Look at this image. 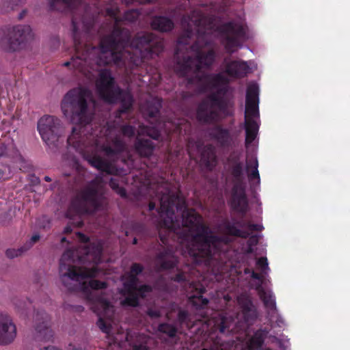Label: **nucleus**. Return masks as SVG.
<instances>
[{
  "label": "nucleus",
  "instance_id": "nucleus-23",
  "mask_svg": "<svg viewBox=\"0 0 350 350\" xmlns=\"http://www.w3.org/2000/svg\"><path fill=\"white\" fill-rule=\"evenodd\" d=\"M27 251L24 246L19 249H8L6 251V256L10 258H13L20 256L23 252Z\"/></svg>",
  "mask_w": 350,
  "mask_h": 350
},
{
  "label": "nucleus",
  "instance_id": "nucleus-13",
  "mask_svg": "<svg viewBox=\"0 0 350 350\" xmlns=\"http://www.w3.org/2000/svg\"><path fill=\"white\" fill-rule=\"evenodd\" d=\"M224 230L228 235L242 238H249L247 241V247L246 249V254H251L254 252V247L257 245L259 238L262 237L260 234H254L250 236V233L244 230L238 228L234 224L229 221H225L223 224Z\"/></svg>",
  "mask_w": 350,
  "mask_h": 350
},
{
  "label": "nucleus",
  "instance_id": "nucleus-14",
  "mask_svg": "<svg viewBox=\"0 0 350 350\" xmlns=\"http://www.w3.org/2000/svg\"><path fill=\"white\" fill-rule=\"evenodd\" d=\"M16 336V328L11 317L0 312V345L11 343Z\"/></svg>",
  "mask_w": 350,
  "mask_h": 350
},
{
  "label": "nucleus",
  "instance_id": "nucleus-20",
  "mask_svg": "<svg viewBox=\"0 0 350 350\" xmlns=\"http://www.w3.org/2000/svg\"><path fill=\"white\" fill-rule=\"evenodd\" d=\"M159 330L161 332L166 334L170 337H174L177 332L176 327L168 323H162L159 325Z\"/></svg>",
  "mask_w": 350,
  "mask_h": 350
},
{
  "label": "nucleus",
  "instance_id": "nucleus-30",
  "mask_svg": "<svg viewBox=\"0 0 350 350\" xmlns=\"http://www.w3.org/2000/svg\"><path fill=\"white\" fill-rule=\"evenodd\" d=\"M25 14H26V11H25V10L23 11V12L19 14L18 18H19L20 19H22V18L24 17V16L25 15Z\"/></svg>",
  "mask_w": 350,
  "mask_h": 350
},
{
  "label": "nucleus",
  "instance_id": "nucleus-9",
  "mask_svg": "<svg viewBox=\"0 0 350 350\" xmlns=\"http://www.w3.org/2000/svg\"><path fill=\"white\" fill-rule=\"evenodd\" d=\"M33 37L29 25H17L0 28V48L6 51H18Z\"/></svg>",
  "mask_w": 350,
  "mask_h": 350
},
{
  "label": "nucleus",
  "instance_id": "nucleus-2",
  "mask_svg": "<svg viewBox=\"0 0 350 350\" xmlns=\"http://www.w3.org/2000/svg\"><path fill=\"white\" fill-rule=\"evenodd\" d=\"M144 187L150 198H155L159 202V225L179 234L182 254L189 258V264L183 271L176 275L175 281L189 282L191 288L197 289L191 280V275L195 267L204 265L217 280H226L230 291L245 285L256 290L272 326L280 328L286 326L277 309L273 291L262 286L266 284L270 271L266 257L254 259L256 269L259 273L256 272L249 262H247V267H241L233 258L237 253L230 248V238L213 234L200 215L186 208L185 201L178 191L172 190L170 185H144Z\"/></svg>",
  "mask_w": 350,
  "mask_h": 350
},
{
  "label": "nucleus",
  "instance_id": "nucleus-7",
  "mask_svg": "<svg viewBox=\"0 0 350 350\" xmlns=\"http://www.w3.org/2000/svg\"><path fill=\"white\" fill-rule=\"evenodd\" d=\"M161 99L158 97L152 98L143 109L144 113L155 122H151V126H139L138 137L136 138L134 147L136 152L141 157H150L154 149L152 141L150 139L142 138L141 135H147L153 139H159L163 133L167 135L170 141H172L174 135H180L183 133H186L189 127L185 120H160L158 115L161 107Z\"/></svg>",
  "mask_w": 350,
  "mask_h": 350
},
{
  "label": "nucleus",
  "instance_id": "nucleus-27",
  "mask_svg": "<svg viewBox=\"0 0 350 350\" xmlns=\"http://www.w3.org/2000/svg\"><path fill=\"white\" fill-rule=\"evenodd\" d=\"M21 2V0H6L3 2V3L8 4V8H10L11 10H13Z\"/></svg>",
  "mask_w": 350,
  "mask_h": 350
},
{
  "label": "nucleus",
  "instance_id": "nucleus-4",
  "mask_svg": "<svg viewBox=\"0 0 350 350\" xmlns=\"http://www.w3.org/2000/svg\"><path fill=\"white\" fill-rule=\"evenodd\" d=\"M75 239L81 243L77 250L68 248L59 260V278L62 284L71 291H81L90 305L91 310L98 317L96 325L105 334L111 350H148L143 341L131 344L130 334L118 332L114 335V306L103 291L107 286L104 282L90 279L99 275L98 265L101 261L103 243L90 242L85 234L77 232Z\"/></svg>",
  "mask_w": 350,
  "mask_h": 350
},
{
  "label": "nucleus",
  "instance_id": "nucleus-34",
  "mask_svg": "<svg viewBox=\"0 0 350 350\" xmlns=\"http://www.w3.org/2000/svg\"><path fill=\"white\" fill-rule=\"evenodd\" d=\"M133 243H134V244H136V243H137V239H136L135 238L133 239Z\"/></svg>",
  "mask_w": 350,
  "mask_h": 350
},
{
  "label": "nucleus",
  "instance_id": "nucleus-18",
  "mask_svg": "<svg viewBox=\"0 0 350 350\" xmlns=\"http://www.w3.org/2000/svg\"><path fill=\"white\" fill-rule=\"evenodd\" d=\"M214 137L223 146H229L232 141L230 131L220 126H217L215 129Z\"/></svg>",
  "mask_w": 350,
  "mask_h": 350
},
{
  "label": "nucleus",
  "instance_id": "nucleus-3",
  "mask_svg": "<svg viewBox=\"0 0 350 350\" xmlns=\"http://www.w3.org/2000/svg\"><path fill=\"white\" fill-rule=\"evenodd\" d=\"M235 16L232 21L221 25L216 16L194 10L181 20L184 33L178 40L174 70L185 78L188 85H194L198 92L208 93L198 107L197 119L201 123H213L221 117L232 116L234 101L230 80L243 78L256 68L253 61L234 60L226 57L220 66L221 72H205L214 64L216 52L213 49L205 52L203 49L211 46L215 37L220 38L229 54L252 38L253 32L246 24L244 12L239 10Z\"/></svg>",
  "mask_w": 350,
  "mask_h": 350
},
{
  "label": "nucleus",
  "instance_id": "nucleus-28",
  "mask_svg": "<svg viewBox=\"0 0 350 350\" xmlns=\"http://www.w3.org/2000/svg\"><path fill=\"white\" fill-rule=\"evenodd\" d=\"M148 314L152 318H157L160 317L161 312L159 310L155 308H149L148 310Z\"/></svg>",
  "mask_w": 350,
  "mask_h": 350
},
{
  "label": "nucleus",
  "instance_id": "nucleus-11",
  "mask_svg": "<svg viewBox=\"0 0 350 350\" xmlns=\"http://www.w3.org/2000/svg\"><path fill=\"white\" fill-rule=\"evenodd\" d=\"M187 152L191 159L200 160L209 170L215 165V150L212 145H204L201 140L190 139L187 144Z\"/></svg>",
  "mask_w": 350,
  "mask_h": 350
},
{
  "label": "nucleus",
  "instance_id": "nucleus-26",
  "mask_svg": "<svg viewBox=\"0 0 350 350\" xmlns=\"http://www.w3.org/2000/svg\"><path fill=\"white\" fill-rule=\"evenodd\" d=\"M183 152L182 147L177 146V149L174 150H170L169 153V159H173V157L178 158L181 153Z\"/></svg>",
  "mask_w": 350,
  "mask_h": 350
},
{
  "label": "nucleus",
  "instance_id": "nucleus-1",
  "mask_svg": "<svg viewBox=\"0 0 350 350\" xmlns=\"http://www.w3.org/2000/svg\"><path fill=\"white\" fill-rule=\"evenodd\" d=\"M48 1L51 10L73 12L72 34L76 55L70 62L64 63V66L71 65L75 71L88 79L96 75V91L99 98L108 104L121 103V108L116 115L118 120L108 122L98 131L93 129L91 124L93 113L88 107V102H90L94 109L96 108L90 90L74 88L64 96L62 102L64 115L76 124L67 139L69 153L64 156L65 162L76 172L85 173L77 156L72 153L75 151L100 171L71 201L66 213L70 222L64 228V233H69L72 231L71 225L77 227L83 225L84 214L105 210L104 185L107 181H109L111 189L121 197L126 196V190L120 186L118 180L109 177L113 171L112 162L100 155L114 160L127 151L125 139H131L134 137L135 128L122 124L119 119L131 109L133 99L129 91L122 90L116 85L111 71L101 67L108 64L131 70L139 66L146 67L148 59L163 51L164 41L152 33H139L131 40L130 31L121 27L118 9L107 7L105 12L109 17L108 29L110 33L101 38L98 47L92 46L88 43V39L97 27V15L104 13L100 5L108 0H95L93 8L84 3V0Z\"/></svg>",
  "mask_w": 350,
  "mask_h": 350
},
{
  "label": "nucleus",
  "instance_id": "nucleus-5",
  "mask_svg": "<svg viewBox=\"0 0 350 350\" xmlns=\"http://www.w3.org/2000/svg\"><path fill=\"white\" fill-rule=\"evenodd\" d=\"M238 308L229 295L224 296L225 308L205 321L203 331L208 332L207 342L210 348L202 350H272L264 347L266 338L275 342L280 350H288L289 339L269 336V330L260 328L251 335L250 326L258 318V312L250 295L244 292L237 297Z\"/></svg>",
  "mask_w": 350,
  "mask_h": 350
},
{
  "label": "nucleus",
  "instance_id": "nucleus-24",
  "mask_svg": "<svg viewBox=\"0 0 350 350\" xmlns=\"http://www.w3.org/2000/svg\"><path fill=\"white\" fill-rule=\"evenodd\" d=\"M40 239V236L37 234H33L30 240L23 245L26 250H29L33 244L37 242Z\"/></svg>",
  "mask_w": 350,
  "mask_h": 350
},
{
  "label": "nucleus",
  "instance_id": "nucleus-31",
  "mask_svg": "<svg viewBox=\"0 0 350 350\" xmlns=\"http://www.w3.org/2000/svg\"><path fill=\"white\" fill-rule=\"evenodd\" d=\"M44 180L46 181V182H50L51 181V178L48 176H45L44 178Z\"/></svg>",
  "mask_w": 350,
  "mask_h": 350
},
{
  "label": "nucleus",
  "instance_id": "nucleus-35",
  "mask_svg": "<svg viewBox=\"0 0 350 350\" xmlns=\"http://www.w3.org/2000/svg\"><path fill=\"white\" fill-rule=\"evenodd\" d=\"M18 306V308H21V310H23V309H24V308H22L21 306Z\"/></svg>",
  "mask_w": 350,
  "mask_h": 350
},
{
  "label": "nucleus",
  "instance_id": "nucleus-6",
  "mask_svg": "<svg viewBox=\"0 0 350 350\" xmlns=\"http://www.w3.org/2000/svg\"><path fill=\"white\" fill-rule=\"evenodd\" d=\"M259 91H246L245 109V130L246 158L245 165L240 161V152H233L229 157V167L227 180L232 185L230 204L231 208L241 216L234 224L240 228H246L250 231H262V224H254L243 219L249 209L246 195L247 177L250 189L255 193L260 188V178L258 172V161L256 156L258 140H256L260 120L259 113Z\"/></svg>",
  "mask_w": 350,
  "mask_h": 350
},
{
  "label": "nucleus",
  "instance_id": "nucleus-25",
  "mask_svg": "<svg viewBox=\"0 0 350 350\" xmlns=\"http://www.w3.org/2000/svg\"><path fill=\"white\" fill-rule=\"evenodd\" d=\"M3 85L5 86V91L3 90V87L1 86L0 90V97L5 98L7 96L10 95V91L12 88V85L10 83H4Z\"/></svg>",
  "mask_w": 350,
  "mask_h": 350
},
{
  "label": "nucleus",
  "instance_id": "nucleus-29",
  "mask_svg": "<svg viewBox=\"0 0 350 350\" xmlns=\"http://www.w3.org/2000/svg\"><path fill=\"white\" fill-rule=\"evenodd\" d=\"M156 204L154 202H150L149 204V210L152 211L155 208Z\"/></svg>",
  "mask_w": 350,
  "mask_h": 350
},
{
  "label": "nucleus",
  "instance_id": "nucleus-22",
  "mask_svg": "<svg viewBox=\"0 0 350 350\" xmlns=\"http://www.w3.org/2000/svg\"><path fill=\"white\" fill-rule=\"evenodd\" d=\"M178 320L182 324H186L187 326H189L191 319L189 313L184 310H180L178 314Z\"/></svg>",
  "mask_w": 350,
  "mask_h": 350
},
{
  "label": "nucleus",
  "instance_id": "nucleus-8",
  "mask_svg": "<svg viewBox=\"0 0 350 350\" xmlns=\"http://www.w3.org/2000/svg\"><path fill=\"white\" fill-rule=\"evenodd\" d=\"M143 269L144 267L141 265L134 263L131 267L130 272L122 276L123 287L119 291L121 295L120 304L122 306H137L139 298H145L152 292V287L149 285L137 286V275Z\"/></svg>",
  "mask_w": 350,
  "mask_h": 350
},
{
  "label": "nucleus",
  "instance_id": "nucleus-10",
  "mask_svg": "<svg viewBox=\"0 0 350 350\" xmlns=\"http://www.w3.org/2000/svg\"><path fill=\"white\" fill-rule=\"evenodd\" d=\"M38 131L46 145L53 151L64 142L60 120L52 116H44L38 122Z\"/></svg>",
  "mask_w": 350,
  "mask_h": 350
},
{
  "label": "nucleus",
  "instance_id": "nucleus-16",
  "mask_svg": "<svg viewBox=\"0 0 350 350\" xmlns=\"http://www.w3.org/2000/svg\"><path fill=\"white\" fill-rule=\"evenodd\" d=\"M204 292V288H200L197 295H191L189 297V302L192 304L193 309L198 312V317L196 321H200L206 316L204 308L207 306L208 301L206 298H204L202 294Z\"/></svg>",
  "mask_w": 350,
  "mask_h": 350
},
{
  "label": "nucleus",
  "instance_id": "nucleus-19",
  "mask_svg": "<svg viewBox=\"0 0 350 350\" xmlns=\"http://www.w3.org/2000/svg\"><path fill=\"white\" fill-rule=\"evenodd\" d=\"M16 154V149L12 140H10L7 144L0 141V157L13 156Z\"/></svg>",
  "mask_w": 350,
  "mask_h": 350
},
{
  "label": "nucleus",
  "instance_id": "nucleus-15",
  "mask_svg": "<svg viewBox=\"0 0 350 350\" xmlns=\"http://www.w3.org/2000/svg\"><path fill=\"white\" fill-rule=\"evenodd\" d=\"M177 262V257L174 252L167 248L157 255L154 265L157 270L160 271L174 268Z\"/></svg>",
  "mask_w": 350,
  "mask_h": 350
},
{
  "label": "nucleus",
  "instance_id": "nucleus-21",
  "mask_svg": "<svg viewBox=\"0 0 350 350\" xmlns=\"http://www.w3.org/2000/svg\"><path fill=\"white\" fill-rule=\"evenodd\" d=\"M139 15V12L137 10H129L124 12V21L128 22H135L137 20Z\"/></svg>",
  "mask_w": 350,
  "mask_h": 350
},
{
  "label": "nucleus",
  "instance_id": "nucleus-32",
  "mask_svg": "<svg viewBox=\"0 0 350 350\" xmlns=\"http://www.w3.org/2000/svg\"><path fill=\"white\" fill-rule=\"evenodd\" d=\"M1 178H3V172L0 170V179Z\"/></svg>",
  "mask_w": 350,
  "mask_h": 350
},
{
  "label": "nucleus",
  "instance_id": "nucleus-33",
  "mask_svg": "<svg viewBox=\"0 0 350 350\" xmlns=\"http://www.w3.org/2000/svg\"><path fill=\"white\" fill-rule=\"evenodd\" d=\"M66 239L65 237H62V242L64 243V242H66Z\"/></svg>",
  "mask_w": 350,
  "mask_h": 350
},
{
  "label": "nucleus",
  "instance_id": "nucleus-12",
  "mask_svg": "<svg viewBox=\"0 0 350 350\" xmlns=\"http://www.w3.org/2000/svg\"><path fill=\"white\" fill-rule=\"evenodd\" d=\"M35 319V338L39 341H49L53 332L49 327L50 318L43 310L38 311Z\"/></svg>",
  "mask_w": 350,
  "mask_h": 350
},
{
  "label": "nucleus",
  "instance_id": "nucleus-36",
  "mask_svg": "<svg viewBox=\"0 0 350 350\" xmlns=\"http://www.w3.org/2000/svg\"><path fill=\"white\" fill-rule=\"evenodd\" d=\"M161 240H162L163 243H165V241L163 240L162 238H161Z\"/></svg>",
  "mask_w": 350,
  "mask_h": 350
},
{
  "label": "nucleus",
  "instance_id": "nucleus-17",
  "mask_svg": "<svg viewBox=\"0 0 350 350\" xmlns=\"http://www.w3.org/2000/svg\"><path fill=\"white\" fill-rule=\"evenodd\" d=\"M151 26L154 29L162 32L171 31L174 28L173 21L166 16H154L151 21Z\"/></svg>",
  "mask_w": 350,
  "mask_h": 350
}]
</instances>
